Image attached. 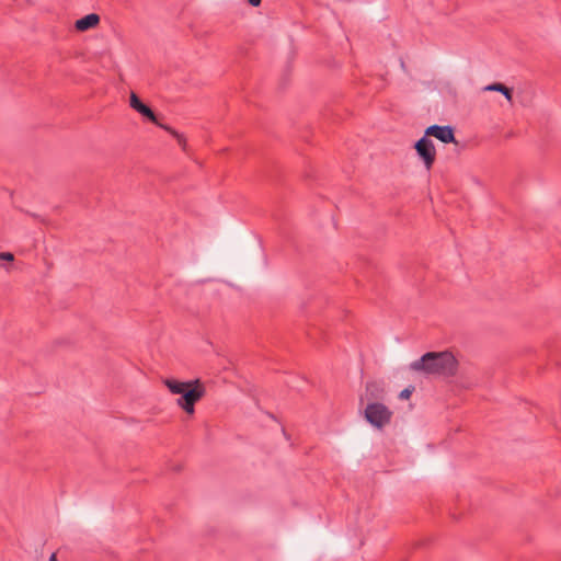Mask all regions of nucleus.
<instances>
[{
	"instance_id": "nucleus-11",
	"label": "nucleus",
	"mask_w": 561,
	"mask_h": 561,
	"mask_svg": "<svg viewBox=\"0 0 561 561\" xmlns=\"http://www.w3.org/2000/svg\"><path fill=\"white\" fill-rule=\"evenodd\" d=\"M157 126H159L160 128L164 129L165 131L170 133L175 139H181L183 140V135H181L180 133H178L174 128H172L171 126L169 125H164L162 123H160L158 121V124H156Z\"/></svg>"
},
{
	"instance_id": "nucleus-2",
	"label": "nucleus",
	"mask_w": 561,
	"mask_h": 561,
	"mask_svg": "<svg viewBox=\"0 0 561 561\" xmlns=\"http://www.w3.org/2000/svg\"><path fill=\"white\" fill-rule=\"evenodd\" d=\"M163 383L173 394H180L176 403L187 414L193 415L195 404L205 396L206 389L199 379L191 381H180L173 378H167Z\"/></svg>"
},
{
	"instance_id": "nucleus-12",
	"label": "nucleus",
	"mask_w": 561,
	"mask_h": 561,
	"mask_svg": "<svg viewBox=\"0 0 561 561\" xmlns=\"http://www.w3.org/2000/svg\"><path fill=\"white\" fill-rule=\"evenodd\" d=\"M414 391V387H408L405 389H403L400 393H399V398L402 399V400H407L411 397L412 392Z\"/></svg>"
},
{
	"instance_id": "nucleus-15",
	"label": "nucleus",
	"mask_w": 561,
	"mask_h": 561,
	"mask_svg": "<svg viewBox=\"0 0 561 561\" xmlns=\"http://www.w3.org/2000/svg\"><path fill=\"white\" fill-rule=\"evenodd\" d=\"M176 140H178L179 145H180L183 149H185V147H186V139L183 137V140H181V139H176Z\"/></svg>"
},
{
	"instance_id": "nucleus-10",
	"label": "nucleus",
	"mask_w": 561,
	"mask_h": 561,
	"mask_svg": "<svg viewBox=\"0 0 561 561\" xmlns=\"http://www.w3.org/2000/svg\"><path fill=\"white\" fill-rule=\"evenodd\" d=\"M129 105L131 108L139 112L140 108L145 105V103L141 102V100L137 96L136 93L131 92L129 98Z\"/></svg>"
},
{
	"instance_id": "nucleus-9",
	"label": "nucleus",
	"mask_w": 561,
	"mask_h": 561,
	"mask_svg": "<svg viewBox=\"0 0 561 561\" xmlns=\"http://www.w3.org/2000/svg\"><path fill=\"white\" fill-rule=\"evenodd\" d=\"M138 113L141 114L147 119H149L151 123L158 124V118H157L156 113L148 105L145 104Z\"/></svg>"
},
{
	"instance_id": "nucleus-13",
	"label": "nucleus",
	"mask_w": 561,
	"mask_h": 561,
	"mask_svg": "<svg viewBox=\"0 0 561 561\" xmlns=\"http://www.w3.org/2000/svg\"><path fill=\"white\" fill-rule=\"evenodd\" d=\"M0 260L13 261L14 260V255L11 252H1L0 253Z\"/></svg>"
},
{
	"instance_id": "nucleus-7",
	"label": "nucleus",
	"mask_w": 561,
	"mask_h": 561,
	"mask_svg": "<svg viewBox=\"0 0 561 561\" xmlns=\"http://www.w3.org/2000/svg\"><path fill=\"white\" fill-rule=\"evenodd\" d=\"M485 91H496V92H501L505 99L510 102H512V99H513V90L507 88L505 84L503 83H500V82H495V83H492V84H489L484 88Z\"/></svg>"
},
{
	"instance_id": "nucleus-4",
	"label": "nucleus",
	"mask_w": 561,
	"mask_h": 561,
	"mask_svg": "<svg viewBox=\"0 0 561 561\" xmlns=\"http://www.w3.org/2000/svg\"><path fill=\"white\" fill-rule=\"evenodd\" d=\"M414 149L426 170L430 171L436 160V149L433 141L424 135L414 144Z\"/></svg>"
},
{
	"instance_id": "nucleus-3",
	"label": "nucleus",
	"mask_w": 561,
	"mask_h": 561,
	"mask_svg": "<svg viewBox=\"0 0 561 561\" xmlns=\"http://www.w3.org/2000/svg\"><path fill=\"white\" fill-rule=\"evenodd\" d=\"M392 411L383 403L371 402L368 403L364 415L366 421L377 428H382L391 422Z\"/></svg>"
},
{
	"instance_id": "nucleus-1",
	"label": "nucleus",
	"mask_w": 561,
	"mask_h": 561,
	"mask_svg": "<svg viewBox=\"0 0 561 561\" xmlns=\"http://www.w3.org/2000/svg\"><path fill=\"white\" fill-rule=\"evenodd\" d=\"M409 367L426 376L454 377L458 371V360L449 351L427 352Z\"/></svg>"
},
{
	"instance_id": "nucleus-16",
	"label": "nucleus",
	"mask_w": 561,
	"mask_h": 561,
	"mask_svg": "<svg viewBox=\"0 0 561 561\" xmlns=\"http://www.w3.org/2000/svg\"><path fill=\"white\" fill-rule=\"evenodd\" d=\"M48 561H58L57 560V553L56 552L51 553L49 559H48Z\"/></svg>"
},
{
	"instance_id": "nucleus-6",
	"label": "nucleus",
	"mask_w": 561,
	"mask_h": 561,
	"mask_svg": "<svg viewBox=\"0 0 561 561\" xmlns=\"http://www.w3.org/2000/svg\"><path fill=\"white\" fill-rule=\"evenodd\" d=\"M100 22V16L96 13H90L76 21V28L80 32L88 31L95 27Z\"/></svg>"
},
{
	"instance_id": "nucleus-14",
	"label": "nucleus",
	"mask_w": 561,
	"mask_h": 561,
	"mask_svg": "<svg viewBox=\"0 0 561 561\" xmlns=\"http://www.w3.org/2000/svg\"><path fill=\"white\" fill-rule=\"evenodd\" d=\"M262 0H248L249 4L252 7H259Z\"/></svg>"
},
{
	"instance_id": "nucleus-5",
	"label": "nucleus",
	"mask_w": 561,
	"mask_h": 561,
	"mask_svg": "<svg viewBox=\"0 0 561 561\" xmlns=\"http://www.w3.org/2000/svg\"><path fill=\"white\" fill-rule=\"evenodd\" d=\"M425 136L435 137L444 144H456L455 130L451 126L431 125L425 129Z\"/></svg>"
},
{
	"instance_id": "nucleus-8",
	"label": "nucleus",
	"mask_w": 561,
	"mask_h": 561,
	"mask_svg": "<svg viewBox=\"0 0 561 561\" xmlns=\"http://www.w3.org/2000/svg\"><path fill=\"white\" fill-rule=\"evenodd\" d=\"M383 390L379 387L377 382H368L366 385V394L370 399H379L382 394Z\"/></svg>"
}]
</instances>
